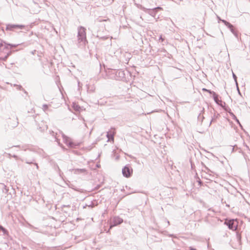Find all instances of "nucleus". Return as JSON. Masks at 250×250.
<instances>
[{
  "label": "nucleus",
  "instance_id": "1",
  "mask_svg": "<svg viewBox=\"0 0 250 250\" xmlns=\"http://www.w3.org/2000/svg\"><path fill=\"white\" fill-rule=\"evenodd\" d=\"M78 41L80 46H85L87 41L86 37V29L83 26H80L78 29Z\"/></svg>",
  "mask_w": 250,
  "mask_h": 250
},
{
  "label": "nucleus",
  "instance_id": "43",
  "mask_svg": "<svg viewBox=\"0 0 250 250\" xmlns=\"http://www.w3.org/2000/svg\"><path fill=\"white\" fill-rule=\"evenodd\" d=\"M246 146L247 147V148H249V147L247 145H246Z\"/></svg>",
  "mask_w": 250,
  "mask_h": 250
},
{
  "label": "nucleus",
  "instance_id": "10",
  "mask_svg": "<svg viewBox=\"0 0 250 250\" xmlns=\"http://www.w3.org/2000/svg\"><path fill=\"white\" fill-rule=\"evenodd\" d=\"M123 222V220L119 217H115L111 223L110 228L121 224Z\"/></svg>",
  "mask_w": 250,
  "mask_h": 250
},
{
  "label": "nucleus",
  "instance_id": "14",
  "mask_svg": "<svg viewBox=\"0 0 250 250\" xmlns=\"http://www.w3.org/2000/svg\"><path fill=\"white\" fill-rule=\"evenodd\" d=\"M35 159H33L31 161H29V160H25V162L26 163V164H34L35 167H36V168L37 169H39V166H38V165L37 163H36L35 162Z\"/></svg>",
  "mask_w": 250,
  "mask_h": 250
},
{
  "label": "nucleus",
  "instance_id": "42",
  "mask_svg": "<svg viewBox=\"0 0 250 250\" xmlns=\"http://www.w3.org/2000/svg\"><path fill=\"white\" fill-rule=\"evenodd\" d=\"M97 167H99L100 166L99 165H97Z\"/></svg>",
  "mask_w": 250,
  "mask_h": 250
},
{
  "label": "nucleus",
  "instance_id": "3",
  "mask_svg": "<svg viewBox=\"0 0 250 250\" xmlns=\"http://www.w3.org/2000/svg\"><path fill=\"white\" fill-rule=\"evenodd\" d=\"M19 44L6 43L5 42H0V52L5 54L7 52L11 51L13 47H16Z\"/></svg>",
  "mask_w": 250,
  "mask_h": 250
},
{
  "label": "nucleus",
  "instance_id": "28",
  "mask_svg": "<svg viewBox=\"0 0 250 250\" xmlns=\"http://www.w3.org/2000/svg\"><path fill=\"white\" fill-rule=\"evenodd\" d=\"M225 110L228 112V113H229V112H231V109H230V108L227 107H226L225 108Z\"/></svg>",
  "mask_w": 250,
  "mask_h": 250
},
{
  "label": "nucleus",
  "instance_id": "40",
  "mask_svg": "<svg viewBox=\"0 0 250 250\" xmlns=\"http://www.w3.org/2000/svg\"><path fill=\"white\" fill-rule=\"evenodd\" d=\"M22 149L26 150V148L23 146H22Z\"/></svg>",
  "mask_w": 250,
  "mask_h": 250
},
{
  "label": "nucleus",
  "instance_id": "5",
  "mask_svg": "<svg viewBox=\"0 0 250 250\" xmlns=\"http://www.w3.org/2000/svg\"><path fill=\"white\" fill-rule=\"evenodd\" d=\"M25 28V25L20 24H7L5 28L7 31H15L16 29H22Z\"/></svg>",
  "mask_w": 250,
  "mask_h": 250
},
{
  "label": "nucleus",
  "instance_id": "20",
  "mask_svg": "<svg viewBox=\"0 0 250 250\" xmlns=\"http://www.w3.org/2000/svg\"><path fill=\"white\" fill-rule=\"evenodd\" d=\"M12 157L14 158L16 160H21V161H25V160L20 158L16 155H13Z\"/></svg>",
  "mask_w": 250,
  "mask_h": 250
},
{
  "label": "nucleus",
  "instance_id": "27",
  "mask_svg": "<svg viewBox=\"0 0 250 250\" xmlns=\"http://www.w3.org/2000/svg\"><path fill=\"white\" fill-rule=\"evenodd\" d=\"M15 86H16L17 87V89L21 90L23 89L21 85H15Z\"/></svg>",
  "mask_w": 250,
  "mask_h": 250
},
{
  "label": "nucleus",
  "instance_id": "29",
  "mask_svg": "<svg viewBox=\"0 0 250 250\" xmlns=\"http://www.w3.org/2000/svg\"><path fill=\"white\" fill-rule=\"evenodd\" d=\"M6 154L8 155V158H11V157H12L13 155L10 153H6Z\"/></svg>",
  "mask_w": 250,
  "mask_h": 250
},
{
  "label": "nucleus",
  "instance_id": "36",
  "mask_svg": "<svg viewBox=\"0 0 250 250\" xmlns=\"http://www.w3.org/2000/svg\"><path fill=\"white\" fill-rule=\"evenodd\" d=\"M56 141L58 143L59 145H60V143L58 142V139L57 138H56Z\"/></svg>",
  "mask_w": 250,
  "mask_h": 250
},
{
  "label": "nucleus",
  "instance_id": "24",
  "mask_svg": "<svg viewBox=\"0 0 250 250\" xmlns=\"http://www.w3.org/2000/svg\"><path fill=\"white\" fill-rule=\"evenodd\" d=\"M16 121H15V122L12 125V127H15L17 126L18 125V118H17L16 119Z\"/></svg>",
  "mask_w": 250,
  "mask_h": 250
},
{
  "label": "nucleus",
  "instance_id": "6",
  "mask_svg": "<svg viewBox=\"0 0 250 250\" xmlns=\"http://www.w3.org/2000/svg\"><path fill=\"white\" fill-rule=\"evenodd\" d=\"M133 172V170L131 167L129 165H126L123 169H122V173L124 176L128 178L130 177Z\"/></svg>",
  "mask_w": 250,
  "mask_h": 250
},
{
  "label": "nucleus",
  "instance_id": "18",
  "mask_svg": "<svg viewBox=\"0 0 250 250\" xmlns=\"http://www.w3.org/2000/svg\"><path fill=\"white\" fill-rule=\"evenodd\" d=\"M204 119V117L203 115H202L200 113L198 117V121H200L202 123L203 122Z\"/></svg>",
  "mask_w": 250,
  "mask_h": 250
},
{
  "label": "nucleus",
  "instance_id": "35",
  "mask_svg": "<svg viewBox=\"0 0 250 250\" xmlns=\"http://www.w3.org/2000/svg\"><path fill=\"white\" fill-rule=\"evenodd\" d=\"M25 93L27 94V92L25 91V90L23 88V89L22 90Z\"/></svg>",
  "mask_w": 250,
  "mask_h": 250
},
{
  "label": "nucleus",
  "instance_id": "32",
  "mask_svg": "<svg viewBox=\"0 0 250 250\" xmlns=\"http://www.w3.org/2000/svg\"><path fill=\"white\" fill-rule=\"evenodd\" d=\"M13 146L14 147H21V146L20 145L14 146Z\"/></svg>",
  "mask_w": 250,
  "mask_h": 250
},
{
  "label": "nucleus",
  "instance_id": "30",
  "mask_svg": "<svg viewBox=\"0 0 250 250\" xmlns=\"http://www.w3.org/2000/svg\"><path fill=\"white\" fill-rule=\"evenodd\" d=\"M233 77L234 79L236 81L237 77L235 76V75H234V74H233Z\"/></svg>",
  "mask_w": 250,
  "mask_h": 250
},
{
  "label": "nucleus",
  "instance_id": "16",
  "mask_svg": "<svg viewBox=\"0 0 250 250\" xmlns=\"http://www.w3.org/2000/svg\"><path fill=\"white\" fill-rule=\"evenodd\" d=\"M11 51L7 52V53H5L6 55L4 57H0V60L4 61H6L8 57L11 55Z\"/></svg>",
  "mask_w": 250,
  "mask_h": 250
},
{
  "label": "nucleus",
  "instance_id": "22",
  "mask_svg": "<svg viewBox=\"0 0 250 250\" xmlns=\"http://www.w3.org/2000/svg\"><path fill=\"white\" fill-rule=\"evenodd\" d=\"M229 113L233 119L235 120L237 119V117L232 112H229Z\"/></svg>",
  "mask_w": 250,
  "mask_h": 250
},
{
  "label": "nucleus",
  "instance_id": "21",
  "mask_svg": "<svg viewBox=\"0 0 250 250\" xmlns=\"http://www.w3.org/2000/svg\"><path fill=\"white\" fill-rule=\"evenodd\" d=\"M1 230L3 232L4 234H5L6 232H7L6 229L5 228H4L2 226L0 225V231Z\"/></svg>",
  "mask_w": 250,
  "mask_h": 250
},
{
  "label": "nucleus",
  "instance_id": "4",
  "mask_svg": "<svg viewBox=\"0 0 250 250\" xmlns=\"http://www.w3.org/2000/svg\"><path fill=\"white\" fill-rule=\"evenodd\" d=\"M224 224L226 225L229 229L233 230H236L237 228V223L234 219L226 220Z\"/></svg>",
  "mask_w": 250,
  "mask_h": 250
},
{
  "label": "nucleus",
  "instance_id": "8",
  "mask_svg": "<svg viewBox=\"0 0 250 250\" xmlns=\"http://www.w3.org/2000/svg\"><path fill=\"white\" fill-rule=\"evenodd\" d=\"M222 22H223L225 25H226L230 30L231 33L236 37L238 38V33L234 29L233 25H232L229 22H228L225 20H222Z\"/></svg>",
  "mask_w": 250,
  "mask_h": 250
},
{
  "label": "nucleus",
  "instance_id": "39",
  "mask_svg": "<svg viewBox=\"0 0 250 250\" xmlns=\"http://www.w3.org/2000/svg\"><path fill=\"white\" fill-rule=\"evenodd\" d=\"M160 40H161L162 41L164 40L161 36L160 37Z\"/></svg>",
  "mask_w": 250,
  "mask_h": 250
},
{
  "label": "nucleus",
  "instance_id": "15",
  "mask_svg": "<svg viewBox=\"0 0 250 250\" xmlns=\"http://www.w3.org/2000/svg\"><path fill=\"white\" fill-rule=\"evenodd\" d=\"M35 159H33L31 161H29V160H25V162L26 163V164H34L35 167H36V168L37 169H39V166H38V165L37 163H36L35 162Z\"/></svg>",
  "mask_w": 250,
  "mask_h": 250
},
{
  "label": "nucleus",
  "instance_id": "9",
  "mask_svg": "<svg viewBox=\"0 0 250 250\" xmlns=\"http://www.w3.org/2000/svg\"><path fill=\"white\" fill-rule=\"evenodd\" d=\"M62 136L64 143L68 146L70 147H75L76 146H78V145H76V144H75L70 140V139L68 137L65 136L64 134H62Z\"/></svg>",
  "mask_w": 250,
  "mask_h": 250
},
{
  "label": "nucleus",
  "instance_id": "19",
  "mask_svg": "<svg viewBox=\"0 0 250 250\" xmlns=\"http://www.w3.org/2000/svg\"><path fill=\"white\" fill-rule=\"evenodd\" d=\"M86 206L92 208L95 205L92 202H91L89 204H86L85 206H83V208H85Z\"/></svg>",
  "mask_w": 250,
  "mask_h": 250
},
{
  "label": "nucleus",
  "instance_id": "2",
  "mask_svg": "<svg viewBox=\"0 0 250 250\" xmlns=\"http://www.w3.org/2000/svg\"><path fill=\"white\" fill-rule=\"evenodd\" d=\"M108 75L110 78L117 81H121L125 79V71L122 69L111 70L109 72Z\"/></svg>",
  "mask_w": 250,
  "mask_h": 250
},
{
  "label": "nucleus",
  "instance_id": "41",
  "mask_svg": "<svg viewBox=\"0 0 250 250\" xmlns=\"http://www.w3.org/2000/svg\"><path fill=\"white\" fill-rule=\"evenodd\" d=\"M58 169H59V170L60 171V175H61V170H60V169L59 168V167H58Z\"/></svg>",
  "mask_w": 250,
  "mask_h": 250
},
{
  "label": "nucleus",
  "instance_id": "34",
  "mask_svg": "<svg viewBox=\"0 0 250 250\" xmlns=\"http://www.w3.org/2000/svg\"><path fill=\"white\" fill-rule=\"evenodd\" d=\"M45 129H47V127L46 126L43 127L42 130H44ZM41 131H42V130H41Z\"/></svg>",
  "mask_w": 250,
  "mask_h": 250
},
{
  "label": "nucleus",
  "instance_id": "37",
  "mask_svg": "<svg viewBox=\"0 0 250 250\" xmlns=\"http://www.w3.org/2000/svg\"><path fill=\"white\" fill-rule=\"evenodd\" d=\"M217 18H218V19L219 20V21H222V20H221V19H220V17H217Z\"/></svg>",
  "mask_w": 250,
  "mask_h": 250
},
{
  "label": "nucleus",
  "instance_id": "11",
  "mask_svg": "<svg viewBox=\"0 0 250 250\" xmlns=\"http://www.w3.org/2000/svg\"><path fill=\"white\" fill-rule=\"evenodd\" d=\"M115 132L114 131L110 130L107 132L106 137L108 138V141H114V136Z\"/></svg>",
  "mask_w": 250,
  "mask_h": 250
},
{
  "label": "nucleus",
  "instance_id": "23",
  "mask_svg": "<svg viewBox=\"0 0 250 250\" xmlns=\"http://www.w3.org/2000/svg\"><path fill=\"white\" fill-rule=\"evenodd\" d=\"M204 167L205 170H206V172L207 173H208L210 172H211V171L207 167H206L205 165H204Z\"/></svg>",
  "mask_w": 250,
  "mask_h": 250
},
{
  "label": "nucleus",
  "instance_id": "38",
  "mask_svg": "<svg viewBox=\"0 0 250 250\" xmlns=\"http://www.w3.org/2000/svg\"><path fill=\"white\" fill-rule=\"evenodd\" d=\"M190 163H191V168H193V164L191 162H190Z\"/></svg>",
  "mask_w": 250,
  "mask_h": 250
},
{
  "label": "nucleus",
  "instance_id": "12",
  "mask_svg": "<svg viewBox=\"0 0 250 250\" xmlns=\"http://www.w3.org/2000/svg\"><path fill=\"white\" fill-rule=\"evenodd\" d=\"M212 97H213V98L215 102L217 104H218L219 105H221V106H222L221 104V103H222V101L219 100V99H218V95L215 92H212Z\"/></svg>",
  "mask_w": 250,
  "mask_h": 250
},
{
  "label": "nucleus",
  "instance_id": "26",
  "mask_svg": "<svg viewBox=\"0 0 250 250\" xmlns=\"http://www.w3.org/2000/svg\"><path fill=\"white\" fill-rule=\"evenodd\" d=\"M48 108V105L46 104H44L42 105L43 110L45 111Z\"/></svg>",
  "mask_w": 250,
  "mask_h": 250
},
{
  "label": "nucleus",
  "instance_id": "17",
  "mask_svg": "<svg viewBox=\"0 0 250 250\" xmlns=\"http://www.w3.org/2000/svg\"><path fill=\"white\" fill-rule=\"evenodd\" d=\"M219 116V114H214L213 116L212 117L211 120L210 122L209 125H210L212 123V122H213Z\"/></svg>",
  "mask_w": 250,
  "mask_h": 250
},
{
  "label": "nucleus",
  "instance_id": "7",
  "mask_svg": "<svg viewBox=\"0 0 250 250\" xmlns=\"http://www.w3.org/2000/svg\"><path fill=\"white\" fill-rule=\"evenodd\" d=\"M161 9L160 7H158L152 9H148L145 7L142 8V10L146 13H147L151 16L155 17L157 13V10Z\"/></svg>",
  "mask_w": 250,
  "mask_h": 250
},
{
  "label": "nucleus",
  "instance_id": "25",
  "mask_svg": "<svg viewBox=\"0 0 250 250\" xmlns=\"http://www.w3.org/2000/svg\"><path fill=\"white\" fill-rule=\"evenodd\" d=\"M203 91H207L209 93H210V94H212V92H214V91H211L210 90H208V89H207L206 88H203Z\"/></svg>",
  "mask_w": 250,
  "mask_h": 250
},
{
  "label": "nucleus",
  "instance_id": "13",
  "mask_svg": "<svg viewBox=\"0 0 250 250\" xmlns=\"http://www.w3.org/2000/svg\"><path fill=\"white\" fill-rule=\"evenodd\" d=\"M72 171H74V173L76 174H78L81 173H84L86 171V170L84 168H75L72 169Z\"/></svg>",
  "mask_w": 250,
  "mask_h": 250
},
{
  "label": "nucleus",
  "instance_id": "31",
  "mask_svg": "<svg viewBox=\"0 0 250 250\" xmlns=\"http://www.w3.org/2000/svg\"><path fill=\"white\" fill-rule=\"evenodd\" d=\"M235 121H236V122L239 124L240 125V123L239 121V120L237 119V118L236 119H235Z\"/></svg>",
  "mask_w": 250,
  "mask_h": 250
},
{
  "label": "nucleus",
  "instance_id": "33",
  "mask_svg": "<svg viewBox=\"0 0 250 250\" xmlns=\"http://www.w3.org/2000/svg\"><path fill=\"white\" fill-rule=\"evenodd\" d=\"M189 250H196L195 249L192 248L191 247L190 248Z\"/></svg>",
  "mask_w": 250,
  "mask_h": 250
}]
</instances>
